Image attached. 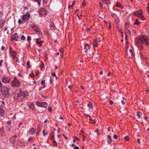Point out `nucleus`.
<instances>
[{"label": "nucleus", "mask_w": 149, "mask_h": 149, "mask_svg": "<svg viewBox=\"0 0 149 149\" xmlns=\"http://www.w3.org/2000/svg\"><path fill=\"white\" fill-rule=\"evenodd\" d=\"M139 39L142 42H144L147 45H149V38L146 36L142 35Z\"/></svg>", "instance_id": "f257e3e1"}, {"label": "nucleus", "mask_w": 149, "mask_h": 149, "mask_svg": "<svg viewBox=\"0 0 149 149\" xmlns=\"http://www.w3.org/2000/svg\"><path fill=\"white\" fill-rule=\"evenodd\" d=\"M20 84V81L16 78H14L12 82V86L14 88L15 87H19Z\"/></svg>", "instance_id": "f03ea898"}, {"label": "nucleus", "mask_w": 149, "mask_h": 149, "mask_svg": "<svg viewBox=\"0 0 149 149\" xmlns=\"http://www.w3.org/2000/svg\"><path fill=\"white\" fill-rule=\"evenodd\" d=\"M36 104L38 106L40 107L46 108L47 105V104L46 102H39L38 101L36 102Z\"/></svg>", "instance_id": "7ed1b4c3"}, {"label": "nucleus", "mask_w": 149, "mask_h": 149, "mask_svg": "<svg viewBox=\"0 0 149 149\" xmlns=\"http://www.w3.org/2000/svg\"><path fill=\"white\" fill-rule=\"evenodd\" d=\"M6 90L5 89V87H4L1 89V92L6 97L8 98L10 96V93H7Z\"/></svg>", "instance_id": "20e7f679"}, {"label": "nucleus", "mask_w": 149, "mask_h": 149, "mask_svg": "<svg viewBox=\"0 0 149 149\" xmlns=\"http://www.w3.org/2000/svg\"><path fill=\"white\" fill-rule=\"evenodd\" d=\"M30 16V14L29 13L24 14L22 15V20L24 21V22H26L29 19Z\"/></svg>", "instance_id": "39448f33"}, {"label": "nucleus", "mask_w": 149, "mask_h": 149, "mask_svg": "<svg viewBox=\"0 0 149 149\" xmlns=\"http://www.w3.org/2000/svg\"><path fill=\"white\" fill-rule=\"evenodd\" d=\"M142 10H140V12H136L134 13V15L137 16L140 19L142 20H144L143 18L144 17L143 16L142 14Z\"/></svg>", "instance_id": "423d86ee"}, {"label": "nucleus", "mask_w": 149, "mask_h": 149, "mask_svg": "<svg viewBox=\"0 0 149 149\" xmlns=\"http://www.w3.org/2000/svg\"><path fill=\"white\" fill-rule=\"evenodd\" d=\"M18 38V35L17 33H15L13 34L10 37V39L12 40H15L16 41H17L18 39L17 38Z\"/></svg>", "instance_id": "0eeeda50"}, {"label": "nucleus", "mask_w": 149, "mask_h": 149, "mask_svg": "<svg viewBox=\"0 0 149 149\" xmlns=\"http://www.w3.org/2000/svg\"><path fill=\"white\" fill-rule=\"evenodd\" d=\"M31 27L33 28V30L35 31L37 33H39V34L41 33L40 29L36 26L33 25V26H31Z\"/></svg>", "instance_id": "6e6552de"}, {"label": "nucleus", "mask_w": 149, "mask_h": 149, "mask_svg": "<svg viewBox=\"0 0 149 149\" xmlns=\"http://www.w3.org/2000/svg\"><path fill=\"white\" fill-rule=\"evenodd\" d=\"M16 137V135H15L10 137V143L14 144L15 142V139Z\"/></svg>", "instance_id": "1a4fd4ad"}, {"label": "nucleus", "mask_w": 149, "mask_h": 149, "mask_svg": "<svg viewBox=\"0 0 149 149\" xmlns=\"http://www.w3.org/2000/svg\"><path fill=\"white\" fill-rule=\"evenodd\" d=\"M4 107L3 106H0V115L1 116H3L4 114Z\"/></svg>", "instance_id": "9d476101"}, {"label": "nucleus", "mask_w": 149, "mask_h": 149, "mask_svg": "<svg viewBox=\"0 0 149 149\" xmlns=\"http://www.w3.org/2000/svg\"><path fill=\"white\" fill-rule=\"evenodd\" d=\"M10 81L9 79L5 77H3L2 79V81L5 83H9Z\"/></svg>", "instance_id": "9b49d317"}, {"label": "nucleus", "mask_w": 149, "mask_h": 149, "mask_svg": "<svg viewBox=\"0 0 149 149\" xmlns=\"http://www.w3.org/2000/svg\"><path fill=\"white\" fill-rule=\"evenodd\" d=\"M21 96L22 99L24 98H26L27 96H28V93H21Z\"/></svg>", "instance_id": "f8f14e48"}, {"label": "nucleus", "mask_w": 149, "mask_h": 149, "mask_svg": "<svg viewBox=\"0 0 149 149\" xmlns=\"http://www.w3.org/2000/svg\"><path fill=\"white\" fill-rule=\"evenodd\" d=\"M29 132L30 134L33 135L35 134V130H34L33 128H31L29 130Z\"/></svg>", "instance_id": "ddd939ff"}, {"label": "nucleus", "mask_w": 149, "mask_h": 149, "mask_svg": "<svg viewBox=\"0 0 149 149\" xmlns=\"http://www.w3.org/2000/svg\"><path fill=\"white\" fill-rule=\"evenodd\" d=\"M43 42V41H41L39 38H37L36 39V42L39 44L40 46H42V44Z\"/></svg>", "instance_id": "4468645a"}, {"label": "nucleus", "mask_w": 149, "mask_h": 149, "mask_svg": "<svg viewBox=\"0 0 149 149\" xmlns=\"http://www.w3.org/2000/svg\"><path fill=\"white\" fill-rule=\"evenodd\" d=\"M107 138L109 139L107 140L108 143H111L113 141L111 139V136L109 135H108L107 136Z\"/></svg>", "instance_id": "2eb2a0df"}, {"label": "nucleus", "mask_w": 149, "mask_h": 149, "mask_svg": "<svg viewBox=\"0 0 149 149\" xmlns=\"http://www.w3.org/2000/svg\"><path fill=\"white\" fill-rule=\"evenodd\" d=\"M33 103L32 102H30L28 103L27 105L31 109H32V106L33 105Z\"/></svg>", "instance_id": "dca6fc26"}, {"label": "nucleus", "mask_w": 149, "mask_h": 149, "mask_svg": "<svg viewBox=\"0 0 149 149\" xmlns=\"http://www.w3.org/2000/svg\"><path fill=\"white\" fill-rule=\"evenodd\" d=\"M54 133L53 132L51 134V137L50 138V139L52 140H53L54 139Z\"/></svg>", "instance_id": "f3484780"}, {"label": "nucleus", "mask_w": 149, "mask_h": 149, "mask_svg": "<svg viewBox=\"0 0 149 149\" xmlns=\"http://www.w3.org/2000/svg\"><path fill=\"white\" fill-rule=\"evenodd\" d=\"M116 6L117 7H120L121 9L123 8V6L120 3H118L116 4Z\"/></svg>", "instance_id": "a211bd4d"}, {"label": "nucleus", "mask_w": 149, "mask_h": 149, "mask_svg": "<svg viewBox=\"0 0 149 149\" xmlns=\"http://www.w3.org/2000/svg\"><path fill=\"white\" fill-rule=\"evenodd\" d=\"M0 25L1 26H3L4 25V21L3 19L0 20Z\"/></svg>", "instance_id": "6ab92c4d"}, {"label": "nucleus", "mask_w": 149, "mask_h": 149, "mask_svg": "<svg viewBox=\"0 0 149 149\" xmlns=\"http://www.w3.org/2000/svg\"><path fill=\"white\" fill-rule=\"evenodd\" d=\"M50 30H54L55 29V27L54 24L50 25Z\"/></svg>", "instance_id": "aec40b11"}, {"label": "nucleus", "mask_w": 149, "mask_h": 149, "mask_svg": "<svg viewBox=\"0 0 149 149\" xmlns=\"http://www.w3.org/2000/svg\"><path fill=\"white\" fill-rule=\"evenodd\" d=\"M18 143L20 146H25L26 145V143L25 142H21V141H19V143Z\"/></svg>", "instance_id": "412c9836"}, {"label": "nucleus", "mask_w": 149, "mask_h": 149, "mask_svg": "<svg viewBox=\"0 0 149 149\" xmlns=\"http://www.w3.org/2000/svg\"><path fill=\"white\" fill-rule=\"evenodd\" d=\"M40 127L38 125V129L37 130V131L36 132V134H39L40 129Z\"/></svg>", "instance_id": "4be33fe9"}, {"label": "nucleus", "mask_w": 149, "mask_h": 149, "mask_svg": "<svg viewBox=\"0 0 149 149\" xmlns=\"http://www.w3.org/2000/svg\"><path fill=\"white\" fill-rule=\"evenodd\" d=\"M134 25H137L138 26H139L140 25V23L139 22L138 20V19H136L135 20V21L134 23Z\"/></svg>", "instance_id": "5701e85b"}, {"label": "nucleus", "mask_w": 149, "mask_h": 149, "mask_svg": "<svg viewBox=\"0 0 149 149\" xmlns=\"http://www.w3.org/2000/svg\"><path fill=\"white\" fill-rule=\"evenodd\" d=\"M125 40H126V45H127L128 44V41H127V35L126 34V32H125Z\"/></svg>", "instance_id": "b1692460"}, {"label": "nucleus", "mask_w": 149, "mask_h": 149, "mask_svg": "<svg viewBox=\"0 0 149 149\" xmlns=\"http://www.w3.org/2000/svg\"><path fill=\"white\" fill-rule=\"evenodd\" d=\"M92 105L93 104L92 103L90 102H89L88 104V107L89 108H92Z\"/></svg>", "instance_id": "393cba45"}, {"label": "nucleus", "mask_w": 149, "mask_h": 149, "mask_svg": "<svg viewBox=\"0 0 149 149\" xmlns=\"http://www.w3.org/2000/svg\"><path fill=\"white\" fill-rule=\"evenodd\" d=\"M19 94H17V99H19L20 100L22 99V98L21 97V93H20Z\"/></svg>", "instance_id": "a878e982"}, {"label": "nucleus", "mask_w": 149, "mask_h": 149, "mask_svg": "<svg viewBox=\"0 0 149 149\" xmlns=\"http://www.w3.org/2000/svg\"><path fill=\"white\" fill-rule=\"evenodd\" d=\"M11 128V125H8L6 127V131H9Z\"/></svg>", "instance_id": "bb28decb"}, {"label": "nucleus", "mask_w": 149, "mask_h": 149, "mask_svg": "<svg viewBox=\"0 0 149 149\" xmlns=\"http://www.w3.org/2000/svg\"><path fill=\"white\" fill-rule=\"evenodd\" d=\"M141 112L139 111L137 114V116L138 117V118H141Z\"/></svg>", "instance_id": "cd10ccee"}, {"label": "nucleus", "mask_w": 149, "mask_h": 149, "mask_svg": "<svg viewBox=\"0 0 149 149\" xmlns=\"http://www.w3.org/2000/svg\"><path fill=\"white\" fill-rule=\"evenodd\" d=\"M75 1H73L72 2V5H69L68 6V8H70V7H73L74 5L75 4Z\"/></svg>", "instance_id": "c85d7f7f"}, {"label": "nucleus", "mask_w": 149, "mask_h": 149, "mask_svg": "<svg viewBox=\"0 0 149 149\" xmlns=\"http://www.w3.org/2000/svg\"><path fill=\"white\" fill-rule=\"evenodd\" d=\"M51 75H52L53 77H55V79H57V76L56 75V74L54 72H52L51 73Z\"/></svg>", "instance_id": "c756f323"}, {"label": "nucleus", "mask_w": 149, "mask_h": 149, "mask_svg": "<svg viewBox=\"0 0 149 149\" xmlns=\"http://www.w3.org/2000/svg\"><path fill=\"white\" fill-rule=\"evenodd\" d=\"M89 46H88V44H86L84 47V49H86V48H88V49H89Z\"/></svg>", "instance_id": "7c9ffc66"}, {"label": "nucleus", "mask_w": 149, "mask_h": 149, "mask_svg": "<svg viewBox=\"0 0 149 149\" xmlns=\"http://www.w3.org/2000/svg\"><path fill=\"white\" fill-rule=\"evenodd\" d=\"M27 69H28L29 68L30 66V62L29 61H28L27 62Z\"/></svg>", "instance_id": "2f4dec72"}, {"label": "nucleus", "mask_w": 149, "mask_h": 149, "mask_svg": "<svg viewBox=\"0 0 149 149\" xmlns=\"http://www.w3.org/2000/svg\"><path fill=\"white\" fill-rule=\"evenodd\" d=\"M124 139L125 140L127 141H128L130 139L129 137L128 136H125Z\"/></svg>", "instance_id": "473e14b6"}, {"label": "nucleus", "mask_w": 149, "mask_h": 149, "mask_svg": "<svg viewBox=\"0 0 149 149\" xmlns=\"http://www.w3.org/2000/svg\"><path fill=\"white\" fill-rule=\"evenodd\" d=\"M53 143L54 145L55 146H56L58 145V144L55 141H53Z\"/></svg>", "instance_id": "72a5a7b5"}, {"label": "nucleus", "mask_w": 149, "mask_h": 149, "mask_svg": "<svg viewBox=\"0 0 149 149\" xmlns=\"http://www.w3.org/2000/svg\"><path fill=\"white\" fill-rule=\"evenodd\" d=\"M45 79H43V80H42L41 82V84L42 85V86H43L44 85L45 83Z\"/></svg>", "instance_id": "f704fd0d"}, {"label": "nucleus", "mask_w": 149, "mask_h": 149, "mask_svg": "<svg viewBox=\"0 0 149 149\" xmlns=\"http://www.w3.org/2000/svg\"><path fill=\"white\" fill-rule=\"evenodd\" d=\"M35 2H37L38 4V5H40V0H34Z\"/></svg>", "instance_id": "c9c22d12"}, {"label": "nucleus", "mask_w": 149, "mask_h": 149, "mask_svg": "<svg viewBox=\"0 0 149 149\" xmlns=\"http://www.w3.org/2000/svg\"><path fill=\"white\" fill-rule=\"evenodd\" d=\"M41 11L44 12V14H45L46 13H45V12H46L47 10L45 8H42V9L41 10Z\"/></svg>", "instance_id": "e433bc0d"}, {"label": "nucleus", "mask_w": 149, "mask_h": 149, "mask_svg": "<svg viewBox=\"0 0 149 149\" xmlns=\"http://www.w3.org/2000/svg\"><path fill=\"white\" fill-rule=\"evenodd\" d=\"M5 89L6 90V91L7 92V93H9V91L10 90V88H7L6 87H5Z\"/></svg>", "instance_id": "4c0bfd02"}, {"label": "nucleus", "mask_w": 149, "mask_h": 149, "mask_svg": "<svg viewBox=\"0 0 149 149\" xmlns=\"http://www.w3.org/2000/svg\"><path fill=\"white\" fill-rule=\"evenodd\" d=\"M45 130H44L43 131V134L44 136L47 135L48 134V132H46V133L45 132Z\"/></svg>", "instance_id": "58836bf2"}, {"label": "nucleus", "mask_w": 149, "mask_h": 149, "mask_svg": "<svg viewBox=\"0 0 149 149\" xmlns=\"http://www.w3.org/2000/svg\"><path fill=\"white\" fill-rule=\"evenodd\" d=\"M18 23L20 24H23L22 21H21L20 19H19L18 20Z\"/></svg>", "instance_id": "ea45409f"}, {"label": "nucleus", "mask_w": 149, "mask_h": 149, "mask_svg": "<svg viewBox=\"0 0 149 149\" xmlns=\"http://www.w3.org/2000/svg\"><path fill=\"white\" fill-rule=\"evenodd\" d=\"M25 37H24V35H22L21 38V40H25Z\"/></svg>", "instance_id": "a19ab883"}, {"label": "nucleus", "mask_w": 149, "mask_h": 149, "mask_svg": "<svg viewBox=\"0 0 149 149\" xmlns=\"http://www.w3.org/2000/svg\"><path fill=\"white\" fill-rule=\"evenodd\" d=\"M52 0H43V1L45 3H46L48 1H50V2H51Z\"/></svg>", "instance_id": "79ce46f5"}, {"label": "nucleus", "mask_w": 149, "mask_h": 149, "mask_svg": "<svg viewBox=\"0 0 149 149\" xmlns=\"http://www.w3.org/2000/svg\"><path fill=\"white\" fill-rule=\"evenodd\" d=\"M31 37L30 36H27V41H29L31 40Z\"/></svg>", "instance_id": "37998d69"}, {"label": "nucleus", "mask_w": 149, "mask_h": 149, "mask_svg": "<svg viewBox=\"0 0 149 149\" xmlns=\"http://www.w3.org/2000/svg\"><path fill=\"white\" fill-rule=\"evenodd\" d=\"M40 68L41 69H42L44 66V64L42 63V64L40 65Z\"/></svg>", "instance_id": "c03bdc74"}, {"label": "nucleus", "mask_w": 149, "mask_h": 149, "mask_svg": "<svg viewBox=\"0 0 149 149\" xmlns=\"http://www.w3.org/2000/svg\"><path fill=\"white\" fill-rule=\"evenodd\" d=\"M48 111L49 112H51L52 111V108L51 107H48Z\"/></svg>", "instance_id": "a18cd8bd"}, {"label": "nucleus", "mask_w": 149, "mask_h": 149, "mask_svg": "<svg viewBox=\"0 0 149 149\" xmlns=\"http://www.w3.org/2000/svg\"><path fill=\"white\" fill-rule=\"evenodd\" d=\"M3 60L2 59L0 60V66L1 67L2 66V63L3 62Z\"/></svg>", "instance_id": "49530a36"}, {"label": "nucleus", "mask_w": 149, "mask_h": 149, "mask_svg": "<svg viewBox=\"0 0 149 149\" xmlns=\"http://www.w3.org/2000/svg\"><path fill=\"white\" fill-rule=\"evenodd\" d=\"M148 6H147V10L148 13H149V3H148Z\"/></svg>", "instance_id": "de8ad7c7"}, {"label": "nucleus", "mask_w": 149, "mask_h": 149, "mask_svg": "<svg viewBox=\"0 0 149 149\" xmlns=\"http://www.w3.org/2000/svg\"><path fill=\"white\" fill-rule=\"evenodd\" d=\"M130 54H131V56H130V57L131 58H133V57L134 56V54L133 53V52L130 53Z\"/></svg>", "instance_id": "09e8293b"}, {"label": "nucleus", "mask_w": 149, "mask_h": 149, "mask_svg": "<svg viewBox=\"0 0 149 149\" xmlns=\"http://www.w3.org/2000/svg\"><path fill=\"white\" fill-rule=\"evenodd\" d=\"M6 123L8 125H11V121L10 120H9Z\"/></svg>", "instance_id": "8fccbe9b"}, {"label": "nucleus", "mask_w": 149, "mask_h": 149, "mask_svg": "<svg viewBox=\"0 0 149 149\" xmlns=\"http://www.w3.org/2000/svg\"><path fill=\"white\" fill-rule=\"evenodd\" d=\"M113 138L116 139H117L118 138V136L116 135H114L113 136Z\"/></svg>", "instance_id": "3c124183"}, {"label": "nucleus", "mask_w": 149, "mask_h": 149, "mask_svg": "<svg viewBox=\"0 0 149 149\" xmlns=\"http://www.w3.org/2000/svg\"><path fill=\"white\" fill-rule=\"evenodd\" d=\"M86 5V2H84V1L82 3V6H85Z\"/></svg>", "instance_id": "603ef678"}, {"label": "nucleus", "mask_w": 149, "mask_h": 149, "mask_svg": "<svg viewBox=\"0 0 149 149\" xmlns=\"http://www.w3.org/2000/svg\"><path fill=\"white\" fill-rule=\"evenodd\" d=\"M99 6L100 8H102V4L101 3H99Z\"/></svg>", "instance_id": "864d4df0"}, {"label": "nucleus", "mask_w": 149, "mask_h": 149, "mask_svg": "<svg viewBox=\"0 0 149 149\" xmlns=\"http://www.w3.org/2000/svg\"><path fill=\"white\" fill-rule=\"evenodd\" d=\"M1 49L3 50H4L5 49V47L4 46H2L1 47Z\"/></svg>", "instance_id": "5fc2aeb1"}, {"label": "nucleus", "mask_w": 149, "mask_h": 149, "mask_svg": "<svg viewBox=\"0 0 149 149\" xmlns=\"http://www.w3.org/2000/svg\"><path fill=\"white\" fill-rule=\"evenodd\" d=\"M29 76H31L32 77H34V74L33 73H31L29 75Z\"/></svg>", "instance_id": "6e6d98bb"}, {"label": "nucleus", "mask_w": 149, "mask_h": 149, "mask_svg": "<svg viewBox=\"0 0 149 149\" xmlns=\"http://www.w3.org/2000/svg\"><path fill=\"white\" fill-rule=\"evenodd\" d=\"M52 83H53V80H52V79L51 78H50V84H52Z\"/></svg>", "instance_id": "4d7b16f0"}, {"label": "nucleus", "mask_w": 149, "mask_h": 149, "mask_svg": "<svg viewBox=\"0 0 149 149\" xmlns=\"http://www.w3.org/2000/svg\"><path fill=\"white\" fill-rule=\"evenodd\" d=\"M33 140V138H29L28 139V141H31Z\"/></svg>", "instance_id": "13d9d810"}, {"label": "nucleus", "mask_w": 149, "mask_h": 149, "mask_svg": "<svg viewBox=\"0 0 149 149\" xmlns=\"http://www.w3.org/2000/svg\"><path fill=\"white\" fill-rule=\"evenodd\" d=\"M63 50L62 48H61L59 50V51L61 52L62 53H63Z\"/></svg>", "instance_id": "bf43d9fd"}, {"label": "nucleus", "mask_w": 149, "mask_h": 149, "mask_svg": "<svg viewBox=\"0 0 149 149\" xmlns=\"http://www.w3.org/2000/svg\"><path fill=\"white\" fill-rule=\"evenodd\" d=\"M12 53L15 54H16L17 53V52L13 50L12 51Z\"/></svg>", "instance_id": "052dcab7"}, {"label": "nucleus", "mask_w": 149, "mask_h": 149, "mask_svg": "<svg viewBox=\"0 0 149 149\" xmlns=\"http://www.w3.org/2000/svg\"><path fill=\"white\" fill-rule=\"evenodd\" d=\"M113 103V102L112 100H110L109 101V104H112Z\"/></svg>", "instance_id": "680f3d73"}, {"label": "nucleus", "mask_w": 149, "mask_h": 149, "mask_svg": "<svg viewBox=\"0 0 149 149\" xmlns=\"http://www.w3.org/2000/svg\"><path fill=\"white\" fill-rule=\"evenodd\" d=\"M140 139H137V142L139 144H140Z\"/></svg>", "instance_id": "e2e57ef3"}, {"label": "nucleus", "mask_w": 149, "mask_h": 149, "mask_svg": "<svg viewBox=\"0 0 149 149\" xmlns=\"http://www.w3.org/2000/svg\"><path fill=\"white\" fill-rule=\"evenodd\" d=\"M74 149H80L78 146H75L74 147Z\"/></svg>", "instance_id": "0e129e2a"}, {"label": "nucleus", "mask_w": 149, "mask_h": 149, "mask_svg": "<svg viewBox=\"0 0 149 149\" xmlns=\"http://www.w3.org/2000/svg\"><path fill=\"white\" fill-rule=\"evenodd\" d=\"M128 24L127 23H125L124 24L125 27L127 28L126 26L128 25Z\"/></svg>", "instance_id": "69168bd1"}, {"label": "nucleus", "mask_w": 149, "mask_h": 149, "mask_svg": "<svg viewBox=\"0 0 149 149\" xmlns=\"http://www.w3.org/2000/svg\"><path fill=\"white\" fill-rule=\"evenodd\" d=\"M63 136H64L65 139L66 140L67 139V137L64 134H62Z\"/></svg>", "instance_id": "338daca9"}, {"label": "nucleus", "mask_w": 149, "mask_h": 149, "mask_svg": "<svg viewBox=\"0 0 149 149\" xmlns=\"http://www.w3.org/2000/svg\"><path fill=\"white\" fill-rule=\"evenodd\" d=\"M18 76L19 77H23V76L22 75V74L20 73L18 74Z\"/></svg>", "instance_id": "774afa93"}]
</instances>
